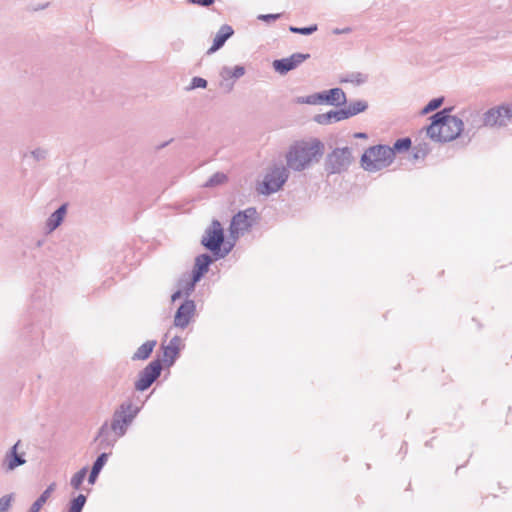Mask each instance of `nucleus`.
I'll return each mask as SVG.
<instances>
[{
  "mask_svg": "<svg viewBox=\"0 0 512 512\" xmlns=\"http://www.w3.org/2000/svg\"><path fill=\"white\" fill-rule=\"evenodd\" d=\"M13 500V494L4 495L0 498V512H8L11 502Z\"/></svg>",
  "mask_w": 512,
  "mask_h": 512,
  "instance_id": "37",
  "label": "nucleus"
},
{
  "mask_svg": "<svg viewBox=\"0 0 512 512\" xmlns=\"http://www.w3.org/2000/svg\"><path fill=\"white\" fill-rule=\"evenodd\" d=\"M366 81L367 76L359 72L352 73L347 78L341 79V82H351L356 83L357 85L363 84Z\"/></svg>",
  "mask_w": 512,
  "mask_h": 512,
  "instance_id": "34",
  "label": "nucleus"
},
{
  "mask_svg": "<svg viewBox=\"0 0 512 512\" xmlns=\"http://www.w3.org/2000/svg\"><path fill=\"white\" fill-rule=\"evenodd\" d=\"M207 80L202 78V77H198V76H195L192 78L191 80V83H190V86L188 87V90H193V89H196V88H206L207 87Z\"/></svg>",
  "mask_w": 512,
  "mask_h": 512,
  "instance_id": "36",
  "label": "nucleus"
},
{
  "mask_svg": "<svg viewBox=\"0 0 512 512\" xmlns=\"http://www.w3.org/2000/svg\"><path fill=\"white\" fill-rule=\"evenodd\" d=\"M368 108V103L364 100H358L351 102L348 108H343L346 112L347 119L355 116L361 112H364Z\"/></svg>",
  "mask_w": 512,
  "mask_h": 512,
  "instance_id": "25",
  "label": "nucleus"
},
{
  "mask_svg": "<svg viewBox=\"0 0 512 512\" xmlns=\"http://www.w3.org/2000/svg\"><path fill=\"white\" fill-rule=\"evenodd\" d=\"M120 437L109 426V422L105 421L98 430L94 439L98 442L99 449L107 450L114 447Z\"/></svg>",
  "mask_w": 512,
  "mask_h": 512,
  "instance_id": "14",
  "label": "nucleus"
},
{
  "mask_svg": "<svg viewBox=\"0 0 512 512\" xmlns=\"http://www.w3.org/2000/svg\"><path fill=\"white\" fill-rule=\"evenodd\" d=\"M224 239L225 236L221 223L214 219L206 228L201 239V244L209 250L216 259L224 258L232 249V246L222 248Z\"/></svg>",
  "mask_w": 512,
  "mask_h": 512,
  "instance_id": "4",
  "label": "nucleus"
},
{
  "mask_svg": "<svg viewBox=\"0 0 512 512\" xmlns=\"http://www.w3.org/2000/svg\"><path fill=\"white\" fill-rule=\"evenodd\" d=\"M352 160L349 147L335 148L326 156L324 167L329 174H340L349 168Z\"/></svg>",
  "mask_w": 512,
  "mask_h": 512,
  "instance_id": "7",
  "label": "nucleus"
},
{
  "mask_svg": "<svg viewBox=\"0 0 512 512\" xmlns=\"http://www.w3.org/2000/svg\"><path fill=\"white\" fill-rule=\"evenodd\" d=\"M139 412V408L130 402L122 403L113 413L109 426L119 437L125 435L129 425Z\"/></svg>",
  "mask_w": 512,
  "mask_h": 512,
  "instance_id": "6",
  "label": "nucleus"
},
{
  "mask_svg": "<svg viewBox=\"0 0 512 512\" xmlns=\"http://www.w3.org/2000/svg\"><path fill=\"white\" fill-rule=\"evenodd\" d=\"M324 152L325 145L318 138L296 141L286 153L287 167L293 171L302 172L318 163Z\"/></svg>",
  "mask_w": 512,
  "mask_h": 512,
  "instance_id": "2",
  "label": "nucleus"
},
{
  "mask_svg": "<svg viewBox=\"0 0 512 512\" xmlns=\"http://www.w3.org/2000/svg\"><path fill=\"white\" fill-rule=\"evenodd\" d=\"M86 501L87 497L84 494H79L69 502L68 512H82Z\"/></svg>",
  "mask_w": 512,
  "mask_h": 512,
  "instance_id": "27",
  "label": "nucleus"
},
{
  "mask_svg": "<svg viewBox=\"0 0 512 512\" xmlns=\"http://www.w3.org/2000/svg\"><path fill=\"white\" fill-rule=\"evenodd\" d=\"M234 82L235 81L233 79L221 78L219 85L225 90V92L229 93L233 90Z\"/></svg>",
  "mask_w": 512,
  "mask_h": 512,
  "instance_id": "38",
  "label": "nucleus"
},
{
  "mask_svg": "<svg viewBox=\"0 0 512 512\" xmlns=\"http://www.w3.org/2000/svg\"><path fill=\"white\" fill-rule=\"evenodd\" d=\"M87 467H83L82 469H80L78 472H76L73 477L71 478V481H70V484L71 486L78 490L80 489L86 475H87Z\"/></svg>",
  "mask_w": 512,
  "mask_h": 512,
  "instance_id": "28",
  "label": "nucleus"
},
{
  "mask_svg": "<svg viewBox=\"0 0 512 512\" xmlns=\"http://www.w3.org/2000/svg\"><path fill=\"white\" fill-rule=\"evenodd\" d=\"M188 2L202 7H209L215 2V0H188Z\"/></svg>",
  "mask_w": 512,
  "mask_h": 512,
  "instance_id": "41",
  "label": "nucleus"
},
{
  "mask_svg": "<svg viewBox=\"0 0 512 512\" xmlns=\"http://www.w3.org/2000/svg\"><path fill=\"white\" fill-rule=\"evenodd\" d=\"M354 137L359 138V139H365V138H367V134L363 133V132H358V133L354 134Z\"/></svg>",
  "mask_w": 512,
  "mask_h": 512,
  "instance_id": "45",
  "label": "nucleus"
},
{
  "mask_svg": "<svg viewBox=\"0 0 512 512\" xmlns=\"http://www.w3.org/2000/svg\"><path fill=\"white\" fill-rule=\"evenodd\" d=\"M156 340H148L143 343L133 354L132 360H145L147 359L151 353L153 352L154 347L156 346Z\"/></svg>",
  "mask_w": 512,
  "mask_h": 512,
  "instance_id": "23",
  "label": "nucleus"
},
{
  "mask_svg": "<svg viewBox=\"0 0 512 512\" xmlns=\"http://www.w3.org/2000/svg\"><path fill=\"white\" fill-rule=\"evenodd\" d=\"M162 371V363L159 359L151 361L143 370L138 374V379L135 382V389L137 391L147 390L160 376Z\"/></svg>",
  "mask_w": 512,
  "mask_h": 512,
  "instance_id": "10",
  "label": "nucleus"
},
{
  "mask_svg": "<svg viewBox=\"0 0 512 512\" xmlns=\"http://www.w3.org/2000/svg\"><path fill=\"white\" fill-rule=\"evenodd\" d=\"M347 119L344 109L329 111L327 113L317 114L314 116V121L320 125H329Z\"/></svg>",
  "mask_w": 512,
  "mask_h": 512,
  "instance_id": "18",
  "label": "nucleus"
},
{
  "mask_svg": "<svg viewBox=\"0 0 512 512\" xmlns=\"http://www.w3.org/2000/svg\"><path fill=\"white\" fill-rule=\"evenodd\" d=\"M393 152L388 145L369 147L361 156V165L368 172H376L393 162Z\"/></svg>",
  "mask_w": 512,
  "mask_h": 512,
  "instance_id": "3",
  "label": "nucleus"
},
{
  "mask_svg": "<svg viewBox=\"0 0 512 512\" xmlns=\"http://www.w3.org/2000/svg\"><path fill=\"white\" fill-rule=\"evenodd\" d=\"M297 103L299 104H310V105H317L322 104L321 102V94L320 92L314 93L308 96H301L297 98Z\"/></svg>",
  "mask_w": 512,
  "mask_h": 512,
  "instance_id": "30",
  "label": "nucleus"
},
{
  "mask_svg": "<svg viewBox=\"0 0 512 512\" xmlns=\"http://www.w3.org/2000/svg\"><path fill=\"white\" fill-rule=\"evenodd\" d=\"M244 74L245 68L241 65L234 67L224 66L219 73L221 78L233 79L234 81L241 78Z\"/></svg>",
  "mask_w": 512,
  "mask_h": 512,
  "instance_id": "24",
  "label": "nucleus"
},
{
  "mask_svg": "<svg viewBox=\"0 0 512 512\" xmlns=\"http://www.w3.org/2000/svg\"><path fill=\"white\" fill-rule=\"evenodd\" d=\"M444 98L437 97L431 99L428 104L422 109V114H428L432 111H435L443 104Z\"/></svg>",
  "mask_w": 512,
  "mask_h": 512,
  "instance_id": "32",
  "label": "nucleus"
},
{
  "mask_svg": "<svg viewBox=\"0 0 512 512\" xmlns=\"http://www.w3.org/2000/svg\"><path fill=\"white\" fill-rule=\"evenodd\" d=\"M213 259L209 254H200L195 259L192 275L195 276V281H200L205 273L208 272L209 266Z\"/></svg>",
  "mask_w": 512,
  "mask_h": 512,
  "instance_id": "17",
  "label": "nucleus"
},
{
  "mask_svg": "<svg viewBox=\"0 0 512 512\" xmlns=\"http://www.w3.org/2000/svg\"><path fill=\"white\" fill-rule=\"evenodd\" d=\"M109 454L110 453L103 452L94 461L88 477V482L90 484H94L96 482L99 473L101 472L102 468L104 467L108 460Z\"/></svg>",
  "mask_w": 512,
  "mask_h": 512,
  "instance_id": "20",
  "label": "nucleus"
},
{
  "mask_svg": "<svg viewBox=\"0 0 512 512\" xmlns=\"http://www.w3.org/2000/svg\"><path fill=\"white\" fill-rule=\"evenodd\" d=\"M31 156L35 161H43L48 156V150L45 148L38 147L30 152Z\"/></svg>",
  "mask_w": 512,
  "mask_h": 512,
  "instance_id": "35",
  "label": "nucleus"
},
{
  "mask_svg": "<svg viewBox=\"0 0 512 512\" xmlns=\"http://www.w3.org/2000/svg\"><path fill=\"white\" fill-rule=\"evenodd\" d=\"M198 281H195V276L192 275L190 281L186 282V284L183 287L184 293L188 296L190 295L194 289L195 285Z\"/></svg>",
  "mask_w": 512,
  "mask_h": 512,
  "instance_id": "39",
  "label": "nucleus"
},
{
  "mask_svg": "<svg viewBox=\"0 0 512 512\" xmlns=\"http://www.w3.org/2000/svg\"><path fill=\"white\" fill-rule=\"evenodd\" d=\"M256 215L257 211L254 207H249L235 214L229 228L231 236L237 237L239 234L249 231L255 222Z\"/></svg>",
  "mask_w": 512,
  "mask_h": 512,
  "instance_id": "9",
  "label": "nucleus"
},
{
  "mask_svg": "<svg viewBox=\"0 0 512 512\" xmlns=\"http://www.w3.org/2000/svg\"><path fill=\"white\" fill-rule=\"evenodd\" d=\"M67 212L66 204L61 205L55 210L47 219L46 226L49 231L55 230L63 222L64 216Z\"/></svg>",
  "mask_w": 512,
  "mask_h": 512,
  "instance_id": "21",
  "label": "nucleus"
},
{
  "mask_svg": "<svg viewBox=\"0 0 512 512\" xmlns=\"http://www.w3.org/2000/svg\"><path fill=\"white\" fill-rule=\"evenodd\" d=\"M289 177V171L284 166L274 167L268 172L260 186L258 192L263 195H270L277 192L285 184Z\"/></svg>",
  "mask_w": 512,
  "mask_h": 512,
  "instance_id": "8",
  "label": "nucleus"
},
{
  "mask_svg": "<svg viewBox=\"0 0 512 512\" xmlns=\"http://www.w3.org/2000/svg\"><path fill=\"white\" fill-rule=\"evenodd\" d=\"M56 489V483H51L42 494L36 499V501L31 505L28 512H39L41 508L45 505L47 500L50 498L51 494Z\"/></svg>",
  "mask_w": 512,
  "mask_h": 512,
  "instance_id": "22",
  "label": "nucleus"
},
{
  "mask_svg": "<svg viewBox=\"0 0 512 512\" xmlns=\"http://www.w3.org/2000/svg\"><path fill=\"white\" fill-rule=\"evenodd\" d=\"M317 29H318V27L316 24L308 26V27H295V26L289 27L290 32L295 33V34H301V35H311L314 32H316Z\"/></svg>",
  "mask_w": 512,
  "mask_h": 512,
  "instance_id": "33",
  "label": "nucleus"
},
{
  "mask_svg": "<svg viewBox=\"0 0 512 512\" xmlns=\"http://www.w3.org/2000/svg\"><path fill=\"white\" fill-rule=\"evenodd\" d=\"M351 31V28H344V29H335L333 31L334 34H341V33H349Z\"/></svg>",
  "mask_w": 512,
  "mask_h": 512,
  "instance_id": "44",
  "label": "nucleus"
},
{
  "mask_svg": "<svg viewBox=\"0 0 512 512\" xmlns=\"http://www.w3.org/2000/svg\"><path fill=\"white\" fill-rule=\"evenodd\" d=\"M196 305L193 300H185L177 309L174 316V326L185 329L194 315Z\"/></svg>",
  "mask_w": 512,
  "mask_h": 512,
  "instance_id": "13",
  "label": "nucleus"
},
{
  "mask_svg": "<svg viewBox=\"0 0 512 512\" xmlns=\"http://www.w3.org/2000/svg\"><path fill=\"white\" fill-rule=\"evenodd\" d=\"M280 17H281V14L277 13V14H260L257 18L264 22H272V21H276Z\"/></svg>",
  "mask_w": 512,
  "mask_h": 512,
  "instance_id": "40",
  "label": "nucleus"
},
{
  "mask_svg": "<svg viewBox=\"0 0 512 512\" xmlns=\"http://www.w3.org/2000/svg\"><path fill=\"white\" fill-rule=\"evenodd\" d=\"M227 180V176L224 173L217 172L213 174L207 182L204 184L205 187H215L223 184Z\"/></svg>",
  "mask_w": 512,
  "mask_h": 512,
  "instance_id": "31",
  "label": "nucleus"
},
{
  "mask_svg": "<svg viewBox=\"0 0 512 512\" xmlns=\"http://www.w3.org/2000/svg\"><path fill=\"white\" fill-rule=\"evenodd\" d=\"M234 34V30L230 25L224 24L218 30L212 46L208 49L207 54H213L222 48L225 42Z\"/></svg>",
  "mask_w": 512,
  "mask_h": 512,
  "instance_id": "16",
  "label": "nucleus"
},
{
  "mask_svg": "<svg viewBox=\"0 0 512 512\" xmlns=\"http://www.w3.org/2000/svg\"><path fill=\"white\" fill-rule=\"evenodd\" d=\"M429 152H430V147L427 143H425V142L418 143L413 148V158L414 159H423L428 155Z\"/></svg>",
  "mask_w": 512,
  "mask_h": 512,
  "instance_id": "29",
  "label": "nucleus"
},
{
  "mask_svg": "<svg viewBox=\"0 0 512 512\" xmlns=\"http://www.w3.org/2000/svg\"><path fill=\"white\" fill-rule=\"evenodd\" d=\"M453 108H444L430 117L431 124L426 128L427 135L437 142H449L464 131L465 119L471 121L470 112L463 111L461 117L450 115Z\"/></svg>",
  "mask_w": 512,
  "mask_h": 512,
  "instance_id": "1",
  "label": "nucleus"
},
{
  "mask_svg": "<svg viewBox=\"0 0 512 512\" xmlns=\"http://www.w3.org/2000/svg\"><path fill=\"white\" fill-rule=\"evenodd\" d=\"M504 105H499L488 109L481 116L477 111H470L471 123L473 128L481 126L486 127H505L508 123L506 113H504Z\"/></svg>",
  "mask_w": 512,
  "mask_h": 512,
  "instance_id": "5",
  "label": "nucleus"
},
{
  "mask_svg": "<svg viewBox=\"0 0 512 512\" xmlns=\"http://www.w3.org/2000/svg\"><path fill=\"white\" fill-rule=\"evenodd\" d=\"M181 296H182V291L181 290H177L171 296L172 302H175L177 299L181 298Z\"/></svg>",
  "mask_w": 512,
  "mask_h": 512,
  "instance_id": "43",
  "label": "nucleus"
},
{
  "mask_svg": "<svg viewBox=\"0 0 512 512\" xmlns=\"http://www.w3.org/2000/svg\"><path fill=\"white\" fill-rule=\"evenodd\" d=\"M504 105V113H506V117L508 120L512 119V103L511 104H503Z\"/></svg>",
  "mask_w": 512,
  "mask_h": 512,
  "instance_id": "42",
  "label": "nucleus"
},
{
  "mask_svg": "<svg viewBox=\"0 0 512 512\" xmlns=\"http://www.w3.org/2000/svg\"><path fill=\"white\" fill-rule=\"evenodd\" d=\"M310 58V54L294 53L287 58L276 59L273 61V68L281 75L297 68L300 64Z\"/></svg>",
  "mask_w": 512,
  "mask_h": 512,
  "instance_id": "11",
  "label": "nucleus"
},
{
  "mask_svg": "<svg viewBox=\"0 0 512 512\" xmlns=\"http://www.w3.org/2000/svg\"><path fill=\"white\" fill-rule=\"evenodd\" d=\"M21 441L18 440L5 454L1 468L5 472H11L17 467L22 466L26 463L25 453H19L18 449Z\"/></svg>",
  "mask_w": 512,
  "mask_h": 512,
  "instance_id": "12",
  "label": "nucleus"
},
{
  "mask_svg": "<svg viewBox=\"0 0 512 512\" xmlns=\"http://www.w3.org/2000/svg\"><path fill=\"white\" fill-rule=\"evenodd\" d=\"M411 139L409 137H404L397 139L395 143L393 144V147H390V149L393 152V158L395 157V153H401L408 151L411 147Z\"/></svg>",
  "mask_w": 512,
  "mask_h": 512,
  "instance_id": "26",
  "label": "nucleus"
},
{
  "mask_svg": "<svg viewBox=\"0 0 512 512\" xmlns=\"http://www.w3.org/2000/svg\"><path fill=\"white\" fill-rule=\"evenodd\" d=\"M321 102L333 106L344 105L347 102L346 94L341 88H332L320 92Z\"/></svg>",
  "mask_w": 512,
  "mask_h": 512,
  "instance_id": "15",
  "label": "nucleus"
},
{
  "mask_svg": "<svg viewBox=\"0 0 512 512\" xmlns=\"http://www.w3.org/2000/svg\"><path fill=\"white\" fill-rule=\"evenodd\" d=\"M181 342V338L179 336H175L170 340L169 345L164 347V358L165 361L168 362V365H172L176 358L179 355V344Z\"/></svg>",
  "mask_w": 512,
  "mask_h": 512,
  "instance_id": "19",
  "label": "nucleus"
}]
</instances>
